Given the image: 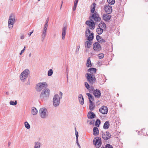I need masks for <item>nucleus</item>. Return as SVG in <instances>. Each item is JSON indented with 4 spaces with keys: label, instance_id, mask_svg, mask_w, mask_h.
Returning a JSON list of instances; mask_svg holds the SVG:
<instances>
[{
    "label": "nucleus",
    "instance_id": "nucleus-1",
    "mask_svg": "<svg viewBox=\"0 0 148 148\" xmlns=\"http://www.w3.org/2000/svg\"><path fill=\"white\" fill-rule=\"evenodd\" d=\"M50 93V91L49 88L43 90L40 94V99L42 101L47 100L49 98Z\"/></svg>",
    "mask_w": 148,
    "mask_h": 148
},
{
    "label": "nucleus",
    "instance_id": "nucleus-2",
    "mask_svg": "<svg viewBox=\"0 0 148 148\" xmlns=\"http://www.w3.org/2000/svg\"><path fill=\"white\" fill-rule=\"evenodd\" d=\"M86 79L90 85H92L95 83L96 79L95 76L93 74L92 75L89 73H86L85 75Z\"/></svg>",
    "mask_w": 148,
    "mask_h": 148
},
{
    "label": "nucleus",
    "instance_id": "nucleus-3",
    "mask_svg": "<svg viewBox=\"0 0 148 148\" xmlns=\"http://www.w3.org/2000/svg\"><path fill=\"white\" fill-rule=\"evenodd\" d=\"M47 84L45 82H40L37 84L36 86V89L37 91H42L43 89H47Z\"/></svg>",
    "mask_w": 148,
    "mask_h": 148
},
{
    "label": "nucleus",
    "instance_id": "nucleus-4",
    "mask_svg": "<svg viewBox=\"0 0 148 148\" xmlns=\"http://www.w3.org/2000/svg\"><path fill=\"white\" fill-rule=\"evenodd\" d=\"M61 99V97H60L58 95L56 94L54 95L53 99V102L54 107H57L59 106Z\"/></svg>",
    "mask_w": 148,
    "mask_h": 148
},
{
    "label": "nucleus",
    "instance_id": "nucleus-5",
    "mask_svg": "<svg viewBox=\"0 0 148 148\" xmlns=\"http://www.w3.org/2000/svg\"><path fill=\"white\" fill-rule=\"evenodd\" d=\"M29 72V71L28 69H26L21 73L20 78L21 81L24 82L25 81L27 77Z\"/></svg>",
    "mask_w": 148,
    "mask_h": 148
},
{
    "label": "nucleus",
    "instance_id": "nucleus-6",
    "mask_svg": "<svg viewBox=\"0 0 148 148\" xmlns=\"http://www.w3.org/2000/svg\"><path fill=\"white\" fill-rule=\"evenodd\" d=\"M15 21L14 15L11 14L9 17L8 22V26L10 29H11L12 28Z\"/></svg>",
    "mask_w": 148,
    "mask_h": 148
},
{
    "label": "nucleus",
    "instance_id": "nucleus-7",
    "mask_svg": "<svg viewBox=\"0 0 148 148\" xmlns=\"http://www.w3.org/2000/svg\"><path fill=\"white\" fill-rule=\"evenodd\" d=\"M93 143L97 148H99L102 144L101 138L98 137L95 138L93 139Z\"/></svg>",
    "mask_w": 148,
    "mask_h": 148
},
{
    "label": "nucleus",
    "instance_id": "nucleus-8",
    "mask_svg": "<svg viewBox=\"0 0 148 148\" xmlns=\"http://www.w3.org/2000/svg\"><path fill=\"white\" fill-rule=\"evenodd\" d=\"M47 110L45 108H40L39 111L40 115L42 118H46L47 116Z\"/></svg>",
    "mask_w": 148,
    "mask_h": 148
},
{
    "label": "nucleus",
    "instance_id": "nucleus-9",
    "mask_svg": "<svg viewBox=\"0 0 148 148\" xmlns=\"http://www.w3.org/2000/svg\"><path fill=\"white\" fill-rule=\"evenodd\" d=\"M48 27V25L47 22H45L44 25V27L42 31V33L41 34L42 41H43L46 36L47 33V30Z\"/></svg>",
    "mask_w": 148,
    "mask_h": 148
},
{
    "label": "nucleus",
    "instance_id": "nucleus-10",
    "mask_svg": "<svg viewBox=\"0 0 148 148\" xmlns=\"http://www.w3.org/2000/svg\"><path fill=\"white\" fill-rule=\"evenodd\" d=\"M89 19L91 21H92L93 19L95 21L97 22H99L101 20V18L99 16L98 14L96 13H94L91 16H90Z\"/></svg>",
    "mask_w": 148,
    "mask_h": 148
},
{
    "label": "nucleus",
    "instance_id": "nucleus-11",
    "mask_svg": "<svg viewBox=\"0 0 148 148\" xmlns=\"http://www.w3.org/2000/svg\"><path fill=\"white\" fill-rule=\"evenodd\" d=\"M104 10L108 14H110L112 12V8L109 5H105L104 7Z\"/></svg>",
    "mask_w": 148,
    "mask_h": 148
},
{
    "label": "nucleus",
    "instance_id": "nucleus-12",
    "mask_svg": "<svg viewBox=\"0 0 148 148\" xmlns=\"http://www.w3.org/2000/svg\"><path fill=\"white\" fill-rule=\"evenodd\" d=\"M102 137L104 140H107L111 138V136L110 134L108 132L106 133H103L102 134Z\"/></svg>",
    "mask_w": 148,
    "mask_h": 148
},
{
    "label": "nucleus",
    "instance_id": "nucleus-13",
    "mask_svg": "<svg viewBox=\"0 0 148 148\" xmlns=\"http://www.w3.org/2000/svg\"><path fill=\"white\" fill-rule=\"evenodd\" d=\"M86 24L90 27V29H94L95 27V23L92 20V21H87L86 22Z\"/></svg>",
    "mask_w": 148,
    "mask_h": 148
},
{
    "label": "nucleus",
    "instance_id": "nucleus-14",
    "mask_svg": "<svg viewBox=\"0 0 148 148\" xmlns=\"http://www.w3.org/2000/svg\"><path fill=\"white\" fill-rule=\"evenodd\" d=\"M93 48L95 51H99L101 49L100 45L97 42H96L93 45Z\"/></svg>",
    "mask_w": 148,
    "mask_h": 148
},
{
    "label": "nucleus",
    "instance_id": "nucleus-15",
    "mask_svg": "<svg viewBox=\"0 0 148 148\" xmlns=\"http://www.w3.org/2000/svg\"><path fill=\"white\" fill-rule=\"evenodd\" d=\"M99 111L103 114H106L108 112V109L106 106H104L99 109Z\"/></svg>",
    "mask_w": 148,
    "mask_h": 148
},
{
    "label": "nucleus",
    "instance_id": "nucleus-16",
    "mask_svg": "<svg viewBox=\"0 0 148 148\" xmlns=\"http://www.w3.org/2000/svg\"><path fill=\"white\" fill-rule=\"evenodd\" d=\"M93 94L96 97L99 98L101 96V92L98 89L94 90Z\"/></svg>",
    "mask_w": 148,
    "mask_h": 148
},
{
    "label": "nucleus",
    "instance_id": "nucleus-17",
    "mask_svg": "<svg viewBox=\"0 0 148 148\" xmlns=\"http://www.w3.org/2000/svg\"><path fill=\"white\" fill-rule=\"evenodd\" d=\"M95 116L96 115L95 114L91 111L89 112L87 114L88 118L90 119H92L95 118Z\"/></svg>",
    "mask_w": 148,
    "mask_h": 148
},
{
    "label": "nucleus",
    "instance_id": "nucleus-18",
    "mask_svg": "<svg viewBox=\"0 0 148 148\" xmlns=\"http://www.w3.org/2000/svg\"><path fill=\"white\" fill-rule=\"evenodd\" d=\"M66 27L64 26L63 27L62 31V39L64 40L65 39V36L66 33Z\"/></svg>",
    "mask_w": 148,
    "mask_h": 148
},
{
    "label": "nucleus",
    "instance_id": "nucleus-19",
    "mask_svg": "<svg viewBox=\"0 0 148 148\" xmlns=\"http://www.w3.org/2000/svg\"><path fill=\"white\" fill-rule=\"evenodd\" d=\"M111 17V16L107 14H104L103 16V19L105 21H108L110 20Z\"/></svg>",
    "mask_w": 148,
    "mask_h": 148
},
{
    "label": "nucleus",
    "instance_id": "nucleus-20",
    "mask_svg": "<svg viewBox=\"0 0 148 148\" xmlns=\"http://www.w3.org/2000/svg\"><path fill=\"white\" fill-rule=\"evenodd\" d=\"M78 99L79 102L81 105H83L84 103V99L82 95L79 94L78 96Z\"/></svg>",
    "mask_w": 148,
    "mask_h": 148
},
{
    "label": "nucleus",
    "instance_id": "nucleus-21",
    "mask_svg": "<svg viewBox=\"0 0 148 148\" xmlns=\"http://www.w3.org/2000/svg\"><path fill=\"white\" fill-rule=\"evenodd\" d=\"M88 71L90 73V74H94L96 73L97 71V69L94 68H92L89 69L88 70Z\"/></svg>",
    "mask_w": 148,
    "mask_h": 148
},
{
    "label": "nucleus",
    "instance_id": "nucleus-22",
    "mask_svg": "<svg viewBox=\"0 0 148 148\" xmlns=\"http://www.w3.org/2000/svg\"><path fill=\"white\" fill-rule=\"evenodd\" d=\"M93 134L94 136L98 135L99 134V131L97 127H94L93 128Z\"/></svg>",
    "mask_w": 148,
    "mask_h": 148
},
{
    "label": "nucleus",
    "instance_id": "nucleus-23",
    "mask_svg": "<svg viewBox=\"0 0 148 148\" xmlns=\"http://www.w3.org/2000/svg\"><path fill=\"white\" fill-rule=\"evenodd\" d=\"M98 27L99 28L103 29H106V24L103 21H101V23L99 24Z\"/></svg>",
    "mask_w": 148,
    "mask_h": 148
},
{
    "label": "nucleus",
    "instance_id": "nucleus-24",
    "mask_svg": "<svg viewBox=\"0 0 148 148\" xmlns=\"http://www.w3.org/2000/svg\"><path fill=\"white\" fill-rule=\"evenodd\" d=\"M89 108L90 110H92L95 107V105L93 103L92 101H90L89 102Z\"/></svg>",
    "mask_w": 148,
    "mask_h": 148
},
{
    "label": "nucleus",
    "instance_id": "nucleus-25",
    "mask_svg": "<svg viewBox=\"0 0 148 148\" xmlns=\"http://www.w3.org/2000/svg\"><path fill=\"white\" fill-rule=\"evenodd\" d=\"M110 124L108 121H106L104 123L103 126V128L106 130L108 129L109 127Z\"/></svg>",
    "mask_w": 148,
    "mask_h": 148
},
{
    "label": "nucleus",
    "instance_id": "nucleus-26",
    "mask_svg": "<svg viewBox=\"0 0 148 148\" xmlns=\"http://www.w3.org/2000/svg\"><path fill=\"white\" fill-rule=\"evenodd\" d=\"M38 113V110L35 107H33L32 108L31 111V113L33 115H36Z\"/></svg>",
    "mask_w": 148,
    "mask_h": 148
},
{
    "label": "nucleus",
    "instance_id": "nucleus-27",
    "mask_svg": "<svg viewBox=\"0 0 148 148\" xmlns=\"http://www.w3.org/2000/svg\"><path fill=\"white\" fill-rule=\"evenodd\" d=\"M88 38L87 40L89 41H91L93 40L94 38V34L93 33H90V35L86 36Z\"/></svg>",
    "mask_w": 148,
    "mask_h": 148
},
{
    "label": "nucleus",
    "instance_id": "nucleus-28",
    "mask_svg": "<svg viewBox=\"0 0 148 148\" xmlns=\"http://www.w3.org/2000/svg\"><path fill=\"white\" fill-rule=\"evenodd\" d=\"M96 5V4L95 3H93L91 6L90 12L94 14V13H95L94 12L95 10Z\"/></svg>",
    "mask_w": 148,
    "mask_h": 148
},
{
    "label": "nucleus",
    "instance_id": "nucleus-29",
    "mask_svg": "<svg viewBox=\"0 0 148 148\" xmlns=\"http://www.w3.org/2000/svg\"><path fill=\"white\" fill-rule=\"evenodd\" d=\"M86 94L88 97L89 102L90 101H92L94 100V97L91 94L89 93H87Z\"/></svg>",
    "mask_w": 148,
    "mask_h": 148
},
{
    "label": "nucleus",
    "instance_id": "nucleus-30",
    "mask_svg": "<svg viewBox=\"0 0 148 148\" xmlns=\"http://www.w3.org/2000/svg\"><path fill=\"white\" fill-rule=\"evenodd\" d=\"M86 66L88 67H91L92 66L91 64L90 57H89L87 60Z\"/></svg>",
    "mask_w": 148,
    "mask_h": 148
},
{
    "label": "nucleus",
    "instance_id": "nucleus-31",
    "mask_svg": "<svg viewBox=\"0 0 148 148\" xmlns=\"http://www.w3.org/2000/svg\"><path fill=\"white\" fill-rule=\"evenodd\" d=\"M92 44V42L90 41H86L85 42V47L90 48Z\"/></svg>",
    "mask_w": 148,
    "mask_h": 148
},
{
    "label": "nucleus",
    "instance_id": "nucleus-32",
    "mask_svg": "<svg viewBox=\"0 0 148 148\" xmlns=\"http://www.w3.org/2000/svg\"><path fill=\"white\" fill-rule=\"evenodd\" d=\"M96 31L98 34L100 35L103 33V29L99 27L97 29Z\"/></svg>",
    "mask_w": 148,
    "mask_h": 148
},
{
    "label": "nucleus",
    "instance_id": "nucleus-33",
    "mask_svg": "<svg viewBox=\"0 0 148 148\" xmlns=\"http://www.w3.org/2000/svg\"><path fill=\"white\" fill-rule=\"evenodd\" d=\"M34 148H40V143L39 142H36L34 143Z\"/></svg>",
    "mask_w": 148,
    "mask_h": 148
},
{
    "label": "nucleus",
    "instance_id": "nucleus-34",
    "mask_svg": "<svg viewBox=\"0 0 148 148\" xmlns=\"http://www.w3.org/2000/svg\"><path fill=\"white\" fill-rule=\"evenodd\" d=\"M101 123V121L99 119H97L95 121V125L97 127H99Z\"/></svg>",
    "mask_w": 148,
    "mask_h": 148
},
{
    "label": "nucleus",
    "instance_id": "nucleus-35",
    "mask_svg": "<svg viewBox=\"0 0 148 148\" xmlns=\"http://www.w3.org/2000/svg\"><path fill=\"white\" fill-rule=\"evenodd\" d=\"M76 141L77 144L79 147H80V146L79 144L78 143V132H76Z\"/></svg>",
    "mask_w": 148,
    "mask_h": 148
},
{
    "label": "nucleus",
    "instance_id": "nucleus-36",
    "mask_svg": "<svg viewBox=\"0 0 148 148\" xmlns=\"http://www.w3.org/2000/svg\"><path fill=\"white\" fill-rule=\"evenodd\" d=\"M17 101L16 100H15L14 102L13 101H11L10 102V105L15 106L17 104Z\"/></svg>",
    "mask_w": 148,
    "mask_h": 148
},
{
    "label": "nucleus",
    "instance_id": "nucleus-37",
    "mask_svg": "<svg viewBox=\"0 0 148 148\" xmlns=\"http://www.w3.org/2000/svg\"><path fill=\"white\" fill-rule=\"evenodd\" d=\"M90 31L88 28H87L86 29L85 31V36L86 37L88 36V34L90 33Z\"/></svg>",
    "mask_w": 148,
    "mask_h": 148
},
{
    "label": "nucleus",
    "instance_id": "nucleus-38",
    "mask_svg": "<svg viewBox=\"0 0 148 148\" xmlns=\"http://www.w3.org/2000/svg\"><path fill=\"white\" fill-rule=\"evenodd\" d=\"M53 73V71L52 69H49L48 71V76H51Z\"/></svg>",
    "mask_w": 148,
    "mask_h": 148
},
{
    "label": "nucleus",
    "instance_id": "nucleus-39",
    "mask_svg": "<svg viewBox=\"0 0 148 148\" xmlns=\"http://www.w3.org/2000/svg\"><path fill=\"white\" fill-rule=\"evenodd\" d=\"M104 54L103 53H101L99 54L98 55V56L99 59H101L104 57Z\"/></svg>",
    "mask_w": 148,
    "mask_h": 148
},
{
    "label": "nucleus",
    "instance_id": "nucleus-40",
    "mask_svg": "<svg viewBox=\"0 0 148 148\" xmlns=\"http://www.w3.org/2000/svg\"><path fill=\"white\" fill-rule=\"evenodd\" d=\"M25 127L27 129H29L30 127L29 124L27 121L25 123Z\"/></svg>",
    "mask_w": 148,
    "mask_h": 148
},
{
    "label": "nucleus",
    "instance_id": "nucleus-41",
    "mask_svg": "<svg viewBox=\"0 0 148 148\" xmlns=\"http://www.w3.org/2000/svg\"><path fill=\"white\" fill-rule=\"evenodd\" d=\"M108 3L111 5H113L115 3V0H107Z\"/></svg>",
    "mask_w": 148,
    "mask_h": 148
},
{
    "label": "nucleus",
    "instance_id": "nucleus-42",
    "mask_svg": "<svg viewBox=\"0 0 148 148\" xmlns=\"http://www.w3.org/2000/svg\"><path fill=\"white\" fill-rule=\"evenodd\" d=\"M85 86L86 88L88 89L90 88V85L87 82H85Z\"/></svg>",
    "mask_w": 148,
    "mask_h": 148
},
{
    "label": "nucleus",
    "instance_id": "nucleus-43",
    "mask_svg": "<svg viewBox=\"0 0 148 148\" xmlns=\"http://www.w3.org/2000/svg\"><path fill=\"white\" fill-rule=\"evenodd\" d=\"M90 93H92L94 91V88L92 86L90 87L89 89H88Z\"/></svg>",
    "mask_w": 148,
    "mask_h": 148
},
{
    "label": "nucleus",
    "instance_id": "nucleus-44",
    "mask_svg": "<svg viewBox=\"0 0 148 148\" xmlns=\"http://www.w3.org/2000/svg\"><path fill=\"white\" fill-rule=\"evenodd\" d=\"M98 42L101 43H104L106 42V40L105 39H103L102 38Z\"/></svg>",
    "mask_w": 148,
    "mask_h": 148
},
{
    "label": "nucleus",
    "instance_id": "nucleus-45",
    "mask_svg": "<svg viewBox=\"0 0 148 148\" xmlns=\"http://www.w3.org/2000/svg\"><path fill=\"white\" fill-rule=\"evenodd\" d=\"M106 148H113L112 145L108 144L106 145Z\"/></svg>",
    "mask_w": 148,
    "mask_h": 148
},
{
    "label": "nucleus",
    "instance_id": "nucleus-46",
    "mask_svg": "<svg viewBox=\"0 0 148 148\" xmlns=\"http://www.w3.org/2000/svg\"><path fill=\"white\" fill-rule=\"evenodd\" d=\"M77 4H76V3H74V6L73 8V11H75L76 10Z\"/></svg>",
    "mask_w": 148,
    "mask_h": 148
},
{
    "label": "nucleus",
    "instance_id": "nucleus-47",
    "mask_svg": "<svg viewBox=\"0 0 148 148\" xmlns=\"http://www.w3.org/2000/svg\"><path fill=\"white\" fill-rule=\"evenodd\" d=\"M88 122H89V124L90 125H92L94 123V121H90V120H88L87 121V122L88 123Z\"/></svg>",
    "mask_w": 148,
    "mask_h": 148
},
{
    "label": "nucleus",
    "instance_id": "nucleus-48",
    "mask_svg": "<svg viewBox=\"0 0 148 148\" xmlns=\"http://www.w3.org/2000/svg\"><path fill=\"white\" fill-rule=\"evenodd\" d=\"M96 39L98 41L102 37L99 35H97L96 36Z\"/></svg>",
    "mask_w": 148,
    "mask_h": 148
},
{
    "label": "nucleus",
    "instance_id": "nucleus-49",
    "mask_svg": "<svg viewBox=\"0 0 148 148\" xmlns=\"http://www.w3.org/2000/svg\"><path fill=\"white\" fill-rule=\"evenodd\" d=\"M79 48H80V46H77V48H76V51H75V52L76 53H78V51H79Z\"/></svg>",
    "mask_w": 148,
    "mask_h": 148
},
{
    "label": "nucleus",
    "instance_id": "nucleus-50",
    "mask_svg": "<svg viewBox=\"0 0 148 148\" xmlns=\"http://www.w3.org/2000/svg\"><path fill=\"white\" fill-rule=\"evenodd\" d=\"M66 75H67V78H68V73H69V69L68 68H67L66 69ZM68 80V79H67V80Z\"/></svg>",
    "mask_w": 148,
    "mask_h": 148
},
{
    "label": "nucleus",
    "instance_id": "nucleus-51",
    "mask_svg": "<svg viewBox=\"0 0 148 148\" xmlns=\"http://www.w3.org/2000/svg\"><path fill=\"white\" fill-rule=\"evenodd\" d=\"M60 97H61V99L62 98V95H63V93H62L61 92H60Z\"/></svg>",
    "mask_w": 148,
    "mask_h": 148
},
{
    "label": "nucleus",
    "instance_id": "nucleus-52",
    "mask_svg": "<svg viewBox=\"0 0 148 148\" xmlns=\"http://www.w3.org/2000/svg\"><path fill=\"white\" fill-rule=\"evenodd\" d=\"M33 31H32L31 32L29 33L28 34V35L29 36H30L31 34L33 33Z\"/></svg>",
    "mask_w": 148,
    "mask_h": 148
},
{
    "label": "nucleus",
    "instance_id": "nucleus-53",
    "mask_svg": "<svg viewBox=\"0 0 148 148\" xmlns=\"http://www.w3.org/2000/svg\"><path fill=\"white\" fill-rule=\"evenodd\" d=\"M78 0H75L74 3H76V4H77L78 2Z\"/></svg>",
    "mask_w": 148,
    "mask_h": 148
},
{
    "label": "nucleus",
    "instance_id": "nucleus-54",
    "mask_svg": "<svg viewBox=\"0 0 148 148\" xmlns=\"http://www.w3.org/2000/svg\"><path fill=\"white\" fill-rule=\"evenodd\" d=\"M24 38V37L23 35H22L21 36V39H23Z\"/></svg>",
    "mask_w": 148,
    "mask_h": 148
},
{
    "label": "nucleus",
    "instance_id": "nucleus-55",
    "mask_svg": "<svg viewBox=\"0 0 148 148\" xmlns=\"http://www.w3.org/2000/svg\"><path fill=\"white\" fill-rule=\"evenodd\" d=\"M25 50V49H23V50H22L21 51V53H23Z\"/></svg>",
    "mask_w": 148,
    "mask_h": 148
},
{
    "label": "nucleus",
    "instance_id": "nucleus-56",
    "mask_svg": "<svg viewBox=\"0 0 148 148\" xmlns=\"http://www.w3.org/2000/svg\"><path fill=\"white\" fill-rule=\"evenodd\" d=\"M11 144V143L10 142H9L8 143V146H9Z\"/></svg>",
    "mask_w": 148,
    "mask_h": 148
},
{
    "label": "nucleus",
    "instance_id": "nucleus-57",
    "mask_svg": "<svg viewBox=\"0 0 148 148\" xmlns=\"http://www.w3.org/2000/svg\"><path fill=\"white\" fill-rule=\"evenodd\" d=\"M49 18H47V19L46 21V22H47V23H48V21H49Z\"/></svg>",
    "mask_w": 148,
    "mask_h": 148
},
{
    "label": "nucleus",
    "instance_id": "nucleus-58",
    "mask_svg": "<svg viewBox=\"0 0 148 148\" xmlns=\"http://www.w3.org/2000/svg\"><path fill=\"white\" fill-rule=\"evenodd\" d=\"M61 3H62V4H61V5L60 9H61L62 6V3H63V1H62Z\"/></svg>",
    "mask_w": 148,
    "mask_h": 148
},
{
    "label": "nucleus",
    "instance_id": "nucleus-59",
    "mask_svg": "<svg viewBox=\"0 0 148 148\" xmlns=\"http://www.w3.org/2000/svg\"><path fill=\"white\" fill-rule=\"evenodd\" d=\"M32 56V54H31V53H30L29 54V57H30Z\"/></svg>",
    "mask_w": 148,
    "mask_h": 148
},
{
    "label": "nucleus",
    "instance_id": "nucleus-60",
    "mask_svg": "<svg viewBox=\"0 0 148 148\" xmlns=\"http://www.w3.org/2000/svg\"><path fill=\"white\" fill-rule=\"evenodd\" d=\"M75 134H76V132H77V130H76V128H75Z\"/></svg>",
    "mask_w": 148,
    "mask_h": 148
},
{
    "label": "nucleus",
    "instance_id": "nucleus-61",
    "mask_svg": "<svg viewBox=\"0 0 148 148\" xmlns=\"http://www.w3.org/2000/svg\"><path fill=\"white\" fill-rule=\"evenodd\" d=\"M6 94H7V95H8L9 94V92H6Z\"/></svg>",
    "mask_w": 148,
    "mask_h": 148
},
{
    "label": "nucleus",
    "instance_id": "nucleus-62",
    "mask_svg": "<svg viewBox=\"0 0 148 148\" xmlns=\"http://www.w3.org/2000/svg\"><path fill=\"white\" fill-rule=\"evenodd\" d=\"M22 53H21H21H20V55H21Z\"/></svg>",
    "mask_w": 148,
    "mask_h": 148
},
{
    "label": "nucleus",
    "instance_id": "nucleus-63",
    "mask_svg": "<svg viewBox=\"0 0 148 148\" xmlns=\"http://www.w3.org/2000/svg\"><path fill=\"white\" fill-rule=\"evenodd\" d=\"M25 48H26V46H24V48L23 49H25Z\"/></svg>",
    "mask_w": 148,
    "mask_h": 148
},
{
    "label": "nucleus",
    "instance_id": "nucleus-64",
    "mask_svg": "<svg viewBox=\"0 0 148 148\" xmlns=\"http://www.w3.org/2000/svg\"><path fill=\"white\" fill-rule=\"evenodd\" d=\"M101 148H105L104 147H102Z\"/></svg>",
    "mask_w": 148,
    "mask_h": 148
}]
</instances>
